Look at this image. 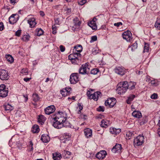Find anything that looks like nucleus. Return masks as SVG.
I'll use <instances>...</instances> for the list:
<instances>
[{"mask_svg": "<svg viewBox=\"0 0 160 160\" xmlns=\"http://www.w3.org/2000/svg\"><path fill=\"white\" fill-rule=\"evenodd\" d=\"M136 85V83L134 82H129L128 83V89L130 90L134 89L135 88Z\"/></svg>", "mask_w": 160, "mask_h": 160, "instance_id": "nucleus-28", "label": "nucleus"}, {"mask_svg": "<svg viewBox=\"0 0 160 160\" xmlns=\"http://www.w3.org/2000/svg\"><path fill=\"white\" fill-rule=\"evenodd\" d=\"M89 71L90 69L89 66L87 63L82 64L79 69V73L82 75L88 74L89 73Z\"/></svg>", "mask_w": 160, "mask_h": 160, "instance_id": "nucleus-3", "label": "nucleus"}, {"mask_svg": "<svg viewBox=\"0 0 160 160\" xmlns=\"http://www.w3.org/2000/svg\"><path fill=\"white\" fill-rule=\"evenodd\" d=\"M134 135L133 132H127L126 136L127 138H128V139H130Z\"/></svg>", "mask_w": 160, "mask_h": 160, "instance_id": "nucleus-39", "label": "nucleus"}, {"mask_svg": "<svg viewBox=\"0 0 160 160\" xmlns=\"http://www.w3.org/2000/svg\"><path fill=\"white\" fill-rule=\"evenodd\" d=\"M33 143L32 142V141H30L28 145V147L29 151H32L33 150Z\"/></svg>", "mask_w": 160, "mask_h": 160, "instance_id": "nucleus-40", "label": "nucleus"}, {"mask_svg": "<svg viewBox=\"0 0 160 160\" xmlns=\"http://www.w3.org/2000/svg\"><path fill=\"white\" fill-rule=\"evenodd\" d=\"M121 132V129L120 128L116 129L114 128H110V132L112 134H118Z\"/></svg>", "mask_w": 160, "mask_h": 160, "instance_id": "nucleus-19", "label": "nucleus"}, {"mask_svg": "<svg viewBox=\"0 0 160 160\" xmlns=\"http://www.w3.org/2000/svg\"><path fill=\"white\" fill-rule=\"evenodd\" d=\"M109 121L103 119L101 121L100 125L102 127L106 128L109 125Z\"/></svg>", "mask_w": 160, "mask_h": 160, "instance_id": "nucleus-23", "label": "nucleus"}, {"mask_svg": "<svg viewBox=\"0 0 160 160\" xmlns=\"http://www.w3.org/2000/svg\"><path fill=\"white\" fill-rule=\"evenodd\" d=\"M135 97V96L133 94L130 95L128 99L126 100V102L128 104H131V102L133 101L134 98Z\"/></svg>", "mask_w": 160, "mask_h": 160, "instance_id": "nucleus-27", "label": "nucleus"}, {"mask_svg": "<svg viewBox=\"0 0 160 160\" xmlns=\"http://www.w3.org/2000/svg\"><path fill=\"white\" fill-rule=\"evenodd\" d=\"M52 158L54 160H60L62 157L60 153L55 152L52 153Z\"/></svg>", "mask_w": 160, "mask_h": 160, "instance_id": "nucleus-24", "label": "nucleus"}, {"mask_svg": "<svg viewBox=\"0 0 160 160\" xmlns=\"http://www.w3.org/2000/svg\"><path fill=\"white\" fill-rule=\"evenodd\" d=\"M65 92H67V94H69L71 90V88H66L63 89Z\"/></svg>", "mask_w": 160, "mask_h": 160, "instance_id": "nucleus-57", "label": "nucleus"}, {"mask_svg": "<svg viewBox=\"0 0 160 160\" xmlns=\"http://www.w3.org/2000/svg\"><path fill=\"white\" fill-rule=\"evenodd\" d=\"M92 94L91 93L90 91L88 90L87 92V95L89 99H91V97H92Z\"/></svg>", "mask_w": 160, "mask_h": 160, "instance_id": "nucleus-51", "label": "nucleus"}, {"mask_svg": "<svg viewBox=\"0 0 160 160\" xmlns=\"http://www.w3.org/2000/svg\"><path fill=\"white\" fill-rule=\"evenodd\" d=\"M8 88L3 84L0 85V97L5 98L8 96Z\"/></svg>", "mask_w": 160, "mask_h": 160, "instance_id": "nucleus-4", "label": "nucleus"}, {"mask_svg": "<svg viewBox=\"0 0 160 160\" xmlns=\"http://www.w3.org/2000/svg\"><path fill=\"white\" fill-rule=\"evenodd\" d=\"M154 26L157 30H160V22H158V20H157Z\"/></svg>", "mask_w": 160, "mask_h": 160, "instance_id": "nucleus-37", "label": "nucleus"}, {"mask_svg": "<svg viewBox=\"0 0 160 160\" xmlns=\"http://www.w3.org/2000/svg\"><path fill=\"white\" fill-rule=\"evenodd\" d=\"M60 49L61 52H63L65 50V47L64 46L61 45L60 46Z\"/></svg>", "mask_w": 160, "mask_h": 160, "instance_id": "nucleus-59", "label": "nucleus"}, {"mask_svg": "<svg viewBox=\"0 0 160 160\" xmlns=\"http://www.w3.org/2000/svg\"><path fill=\"white\" fill-rule=\"evenodd\" d=\"M9 78L8 72L4 69H0V79L2 80H8Z\"/></svg>", "mask_w": 160, "mask_h": 160, "instance_id": "nucleus-6", "label": "nucleus"}, {"mask_svg": "<svg viewBox=\"0 0 160 160\" xmlns=\"http://www.w3.org/2000/svg\"><path fill=\"white\" fill-rule=\"evenodd\" d=\"M41 139L44 142H47L50 140V138L48 135L47 134L42 135Z\"/></svg>", "mask_w": 160, "mask_h": 160, "instance_id": "nucleus-22", "label": "nucleus"}, {"mask_svg": "<svg viewBox=\"0 0 160 160\" xmlns=\"http://www.w3.org/2000/svg\"><path fill=\"white\" fill-rule=\"evenodd\" d=\"M52 33L54 34H55L57 32L56 27L54 25L52 26Z\"/></svg>", "mask_w": 160, "mask_h": 160, "instance_id": "nucleus-49", "label": "nucleus"}, {"mask_svg": "<svg viewBox=\"0 0 160 160\" xmlns=\"http://www.w3.org/2000/svg\"><path fill=\"white\" fill-rule=\"evenodd\" d=\"M114 71L116 73L121 75H123L125 72V69L122 67H116L114 69Z\"/></svg>", "mask_w": 160, "mask_h": 160, "instance_id": "nucleus-13", "label": "nucleus"}, {"mask_svg": "<svg viewBox=\"0 0 160 160\" xmlns=\"http://www.w3.org/2000/svg\"><path fill=\"white\" fill-rule=\"evenodd\" d=\"M97 110L99 112H103L104 110V108L103 107L100 106L97 108Z\"/></svg>", "mask_w": 160, "mask_h": 160, "instance_id": "nucleus-54", "label": "nucleus"}, {"mask_svg": "<svg viewBox=\"0 0 160 160\" xmlns=\"http://www.w3.org/2000/svg\"><path fill=\"white\" fill-rule=\"evenodd\" d=\"M97 39V37L96 36H93L91 37V40L90 41L91 43L96 41Z\"/></svg>", "mask_w": 160, "mask_h": 160, "instance_id": "nucleus-46", "label": "nucleus"}, {"mask_svg": "<svg viewBox=\"0 0 160 160\" xmlns=\"http://www.w3.org/2000/svg\"><path fill=\"white\" fill-rule=\"evenodd\" d=\"M79 74L77 73H73L70 76V81L72 84H74L79 81Z\"/></svg>", "mask_w": 160, "mask_h": 160, "instance_id": "nucleus-10", "label": "nucleus"}, {"mask_svg": "<svg viewBox=\"0 0 160 160\" xmlns=\"http://www.w3.org/2000/svg\"><path fill=\"white\" fill-rule=\"evenodd\" d=\"M82 47L80 45H78L75 46L73 49V52L74 55H77V56L80 57L81 55L80 53L82 51Z\"/></svg>", "mask_w": 160, "mask_h": 160, "instance_id": "nucleus-11", "label": "nucleus"}, {"mask_svg": "<svg viewBox=\"0 0 160 160\" xmlns=\"http://www.w3.org/2000/svg\"><path fill=\"white\" fill-rule=\"evenodd\" d=\"M158 94L156 93H154L151 96V98L152 99H156L158 98Z\"/></svg>", "mask_w": 160, "mask_h": 160, "instance_id": "nucleus-50", "label": "nucleus"}, {"mask_svg": "<svg viewBox=\"0 0 160 160\" xmlns=\"http://www.w3.org/2000/svg\"><path fill=\"white\" fill-rule=\"evenodd\" d=\"M43 33V31L41 28H37L36 30V34L37 36L42 35Z\"/></svg>", "mask_w": 160, "mask_h": 160, "instance_id": "nucleus-32", "label": "nucleus"}, {"mask_svg": "<svg viewBox=\"0 0 160 160\" xmlns=\"http://www.w3.org/2000/svg\"><path fill=\"white\" fill-rule=\"evenodd\" d=\"M132 115L135 118H140L142 116V114L140 111H134L132 113Z\"/></svg>", "mask_w": 160, "mask_h": 160, "instance_id": "nucleus-21", "label": "nucleus"}, {"mask_svg": "<svg viewBox=\"0 0 160 160\" xmlns=\"http://www.w3.org/2000/svg\"><path fill=\"white\" fill-rule=\"evenodd\" d=\"M18 1V0H10V2L12 4H14Z\"/></svg>", "mask_w": 160, "mask_h": 160, "instance_id": "nucleus-63", "label": "nucleus"}, {"mask_svg": "<svg viewBox=\"0 0 160 160\" xmlns=\"http://www.w3.org/2000/svg\"><path fill=\"white\" fill-rule=\"evenodd\" d=\"M78 105L79 107V110L78 111V113H80L81 112V111L83 109V107L81 105L80 103L78 104Z\"/></svg>", "mask_w": 160, "mask_h": 160, "instance_id": "nucleus-58", "label": "nucleus"}, {"mask_svg": "<svg viewBox=\"0 0 160 160\" xmlns=\"http://www.w3.org/2000/svg\"><path fill=\"white\" fill-rule=\"evenodd\" d=\"M87 117V116L85 115L81 114L80 116V118L82 119H83L84 120H85L86 119Z\"/></svg>", "mask_w": 160, "mask_h": 160, "instance_id": "nucleus-62", "label": "nucleus"}, {"mask_svg": "<svg viewBox=\"0 0 160 160\" xmlns=\"http://www.w3.org/2000/svg\"><path fill=\"white\" fill-rule=\"evenodd\" d=\"M5 110L9 112L12 110L13 108V107L9 104H7L4 106Z\"/></svg>", "mask_w": 160, "mask_h": 160, "instance_id": "nucleus-30", "label": "nucleus"}, {"mask_svg": "<svg viewBox=\"0 0 160 160\" xmlns=\"http://www.w3.org/2000/svg\"><path fill=\"white\" fill-rule=\"evenodd\" d=\"M149 50V45L147 43H145L144 45V49L143 50L144 52H148Z\"/></svg>", "mask_w": 160, "mask_h": 160, "instance_id": "nucleus-42", "label": "nucleus"}, {"mask_svg": "<svg viewBox=\"0 0 160 160\" xmlns=\"http://www.w3.org/2000/svg\"><path fill=\"white\" fill-rule=\"evenodd\" d=\"M128 82L124 81L120 82L118 85V88L116 89L117 92L120 95L123 94L128 89Z\"/></svg>", "mask_w": 160, "mask_h": 160, "instance_id": "nucleus-1", "label": "nucleus"}, {"mask_svg": "<svg viewBox=\"0 0 160 160\" xmlns=\"http://www.w3.org/2000/svg\"><path fill=\"white\" fill-rule=\"evenodd\" d=\"M98 52V50L97 48H94L92 50V53L93 55H96Z\"/></svg>", "mask_w": 160, "mask_h": 160, "instance_id": "nucleus-48", "label": "nucleus"}, {"mask_svg": "<svg viewBox=\"0 0 160 160\" xmlns=\"http://www.w3.org/2000/svg\"><path fill=\"white\" fill-rule=\"evenodd\" d=\"M53 120H57L58 121L61 123H64V122L66 121V114L63 112H58L56 114L55 117H52Z\"/></svg>", "mask_w": 160, "mask_h": 160, "instance_id": "nucleus-2", "label": "nucleus"}, {"mask_svg": "<svg viewBox=\"0 0 160 160\" xmlns=\"http://www.w3.org/2000/svg\"><path fill=\"white\" fill-rule=\"evenodd\" d=\"M39 99L40 98L37 94L35 93L33 94L32 99L34 101L37 102L39 101Z\"/></svg>", "mask_w": 160, "mask_h": 160, "instance_id": "nucleus-33", "label": "nucleus"}, {"mask_svg": "<svg viewBox=\"0 0 160 160\" xmlns=\"http://www.w3.org/2000/svg\"><path fill=\"white\" fill-rule=\"evenodd\" d=\"M86 2V0H79L78 3L80 5H83Z\"/></svg>", "mask_w": 160, "mask_h": 160, "instance_id": "nucleus-47", "label": "nucleus"}, {"mask_svg": "<svg viewBox=\"0 0 160 160\" xmlns=\"http://www.w3.org/2000/svg\"><path fill=\"white\" fill-rule=\"evenodd\" d=\"M107 154L106 152L104 150H102L98 152L96 156L99 159H102L105 158Z\"/></svg>", "mask_w": 160, "mask_h": 160, "instance_id": "nucleus-15", "label": "nucleus"}, {"mask_svg": "<svg viewBox=\"0 0 160 160\" xmlns=\"http://www.w3.org/2000/svg\"><path fill=\"white\" fill-rule=\"evenodd\" d=\"M77 55H74V53H73V54H71L68 56V59L72 61V60H74V59L75 58V57L76 58L78 57L77 56Z\"/></svg>", "mask_w": 160, "mask_h": 160, "instance_id": "nucleus-38", "label": "nucleus"}, {"mask_svg": "<svg viewBox=\"0 0 160 160\" xmlns=\"http://www.w3.org/2000/svg\"><path fill=\"white\" fill-rule=\"evenodd\" d=\"M30 36L29 35H25L22 36L21 39L23 41L27 42L29 40Z\"/></svg>", "mask_w": 160, "mask_h": 160, "instance_id": "nucleus-34", "label": "nucleus"}, {"mask_svg": "<svg viewBox=\"0 0 160 160\" xmlns=\"http://www.w3.org/2000/svg\"><path fill=\"white\" fill-rule=\"evenodd\" d=\"M45 120L46 118L44 116L42 115L39 116L38 121L41 125H42L44 124Z\"/></svg>", "mask_w": 160, "mask_h": 160, "instance_id": "nucleus-26", "label": "nucleus"}, {"mask_svg": "<svg viewBox=\"0 0 160 160\" xmlns=\"http://www.w3.org/2000/svg\"><path fill=\"white\" fill-rule=\"evenodd\" d=\"M101 93L100 92L97 91L95 92L92 95L91 99H93L94 100L97 101L98 98L99 97H101Z\"/></svg>", "mask_w": 160, "mask_h": 160, "instance_id": "nucleus-17", "label": "nucleus"}, {"mask_svg": "<svg viewBox=\"0 0 160 160\" xmlns=\"http://www.w3.org/2000/svg\"><path fill=\"white\" fill-rule=\"evenodd\" d=\"M144 138L143 136L139 135L135 138L133 144L135 147L141 145L144 142Z\"/></svg>", "mask_w": 160, "mask_h": 160, "instance_id": "nucleus-5", "label": "nucleus"}, {"mask_svg": "<svg viewBox=\"0 0 160 160\" xmlns=\"http://www.w3.org/2000/svg\"><path fill=\"white\" fill-rule=\"evenodd\" d=\"M123 39L127 42H130L132 39V35L130 31L128 30L124 32L122 34Z\"/></svg>", "mask_w": 160, "mask_h": 160, "instance_id": "nucleus-8", "label": "nucleus"}, {"mask_svg": "<svg viewBox=\"0 0 160 160\" xmlns=\"http://www.w3.org/2000/svg\"><path fill=\"white\" fill-rule=\"evenodd\" d=\"M19 15L18 14H13L9 18L10 24H13L17 22L19 19Z\"/></svg>", "mask_w": 160, "mask_h": 160, "instance_id": "nucleus-12", "label": "nucleus"}, {"mask_svg": "<svg viewBox=\"0 0 160 160\" xmlns=\"http://www.w3.org/2000/svg\"><path fill=\"white\" fill-rule=\"evenodd\" d=\"M39 128L38 125H34L32 129V131L33 133H36L39 132Z\"/></svg>", "mask_w": 160, "mask_h": 160, "instance_id": "nucleus-31", "label": "nucleus"}, {"mask_svg": "<svg viewBox=\"0 0 160 160\" xmlns=\"http://www.w3.org/2000/svg\"><path fill=\"white\" fill-rule=\"evenodd\" d=\"M79 60L78 58V57H77L76 58L75 57V58L74 59V60H72L71 62L73 64H78V63H79Z\"/></svg>", "mask_w": 160, "mask_h": 160, "instance_id": "nucleus-45", "label": "nucleus"}, {"mask_svg": "<svg viewBox=\"0 0 160 160\" xmlns=\"http://www.w3.org/2000/svg\"><path fill=\"white\" fill-rule=\"evenodd\" d=\"M28 22L29 24L30 28H33L37 24L34 18H30L28 20Z\"/></svg>", "mask_w": 160, "mask_h": 160, "instance_id": "nucleus-18", "label": "nucleus"}, {"mask_svg": "<svg viewBox=\"0 0 160 160\" xmlns=\"http://www.w3.org/2000/svg\"><path fill=\"white\" fill-rule=\"evenodd\" d=\"M70 134L69 133H65L64 134L63 137L64 139L62 140V142L66 143V141H68L70 140Z\"/></svg>", "mask_w": 160, "mask_h": 160, "instance_id": "nucleus-25", "label": "nucleus"}, {"mask_svg": "<svg viewBox=\"0 0 160 160\" xmlns=\"http://www.w3.org/2000/svg\"><path fill=\"white\" fill-rule=\"evenodd\" d=\"M67 124H68L66 125L64 123H61L60 122L58 121L57 120H55V121L54 120L52 126L56 128L59 129L63 127H69V123H67Z\"/></svg>", "mask_w": 160, "mask_h": 160, "instance_id": "nucleus-7", "label": "nucleus"}, {"mask_svg": "<svg viewBox=\"0 0 160 160\" xmlns=\"http://www.w3.org/2000/svg\"><path fill=\"white\" fill-rule=\"evenodd\" d=\"M61 93L62 94V96L63 97H65L67 95V92H65L63 90H62L60 91Z\"/></svg>", "mask_w": 160, "mask_h": 160, "instance_id": "nucleus-53", "label": "nucleus"}, {"mask_svg": "<svg viewBox=\"0 0 160 160\" xmlns=\"http://www.w3.org/2000/svg\"><path fill=\"white\" fill-rule=\"evenodd\" d=\"M55 110V108L54 106L51 105L44 109V111L46 114L49 115L53 112Z\"/></svg>", "mask_w": 160, "mask_h": 160, "instance_id": "nucleus-14", "label": "nucleus"}, {"mask_svg": "<svg viewBox=\"0 0 160 160\" xmlns=\"http://www.w3.org/2000/svg\"><path fill=\"white\" fill-rule=\"evenodd\" d=\"M6 58L8 61L10 63H12L14 61V58L11 55L9 54L6 56Z\"/></svg>", "mask_w": 160, "mask_h": 160, "instance_id": "nucleus-35", "label": "nucleus"}, {"mask_svg": "<svg viewBox=\"0 0 160 160\" xmlns=\"http://www.w3.org/2000/svg\"><path fill=\"white\" fill-rule=\"evenodd\" d=\"M84 132L85 136L88 138L91 137L92 135V130L89 128H86L84 130Z\"/></svg>", "mask_w": 160, "mask_h": 160, "instance_id": "nucleus-20", "label": "nucleus"}, {"mask_svg": "<svg viewBox=\"0 0 160 160\" xmlns=\"http://www.w3.org/2000/svg\"><path fill=\"white\" fill-rule=\"evenodd\" d=\"M54 20H55V23L56 24L58 25H59L60 24V20H59V18H55Z\"/></svg>", "mask_w": 160, "mask_h": 160, "instance_id": "nucleus-55", "label": "nucleus"}, {"mask_svg": "<svg viewBox=\"0 0 160 160\" xmlns=\"http://www.w3.org/2000/svg\"><path fill=\"white\" fill-rule=\"evenodd\" d=\"M138 47V43L137 41H136L135 43L132 46H130L129 48H131L132 51H134Z\"/></svg>", "mask_w": 160, "mask_h": 160, "instance_id": "nucleus-36", "label": "nucleus"}, {"mask_svg": "<svg viewBox=\"0 0 160 160\" xmlns=\"http://www.w3.org/2000/svg\"><path fill=\"white\" fill-rule=\"evenodd\" d=\"M63 154H64L65 155H68V156L71 155V152L69 151L64 150L63 152Z\"/></svg>", "mask_w": 160, "mask_h": 160, "instance_id": "nucleus-52", "label": "nucleus"}, {"mask_svg": "<svg viewBox=\"0 0 160 160\" xmlns=\"http://www.w3.org/2000/svg\"><path fill=\"white\" fill-rule=\"evenodd\" d=\"M21 30H18L15 32V35L18 37H19L21 34Z\"/></svg>", "mask_w": 160, "mask_h": 160, "instance_id": "nucleus-56", "label": "nucleus"}, {"mask_svg": "<svg viewBox=\"0 0 160 160\" xmlns=\"http://www.w3.org/2000/svg\"><path fill=\"white\" fill-rule=\"evenodd\" d=\"M4 28V26L2 22H0V31L2 30Z\"/></svg>", "mask_w": 160, "mask_h": 160, "instance_id": "nucleus-61", "label": "nucleus"}, {"mask_svg": "<svg viewBox=\"0 0 160 160\" xmlns=\"http://www.w3.org/2000/svg\"><path fill=\"white\" fill-rule=\"evenodd\" d=\"M122 22H118L117 23H114V25L115 26L119 27L120 25H122Z\"/></svg>", "mask_w": 160, "mask_h": 160, "instance_id": "nucleus-60", "label": "nucleus"}, {"mask_svg": "<svg viewBox=\"0 0 160 160\" xmlns=\"http://www.w3.org/2000/svg\"><path fill=\"white\" fill-rule=\"evenodd\" d=\"M117 101L116 99L113 98L108 99L105 102V105L106 106H108L109 108H111L114 107L116 104Z\"/></svg>", "mask_w": 160, "mask_h": 160, "instance_id": "nucleus-9", "label": "nucleus"}, {"mask_svg": "<svg viewBox=\"0 0 160 160\" xmlns=\"http://www.w3.org/2000/svg\"><path fill=\"white\" fill-rule=\"evenodd\" d=\"M148 119L147 117H145L143 118L142 120L140 122L141 125H143L147 122Z\"/></svg>", "mask_w": 160, "mask_h": 160, "instance_id": "nucleus-43", "label": "nucleus"}, {"mask_svg": "<svg viewBox=\"0 0 160 160\" xmlns=\"http://www.w3.org/2000/svg\"><path fill=\"white\" fill-rule=\"evenodd\" d=\"M122 149L121 144L117 143L112 149V151L114 153H120L121 152Z\"/></svg>", "mask_w": 160, "mask_h": 160, "instance_id": "nucleus-16", "label": "nucleus"}, {"mask_svg": "<svg viewBox=\"0 0 160 160\" xmlns=\"http://www.w3.org/2000/svg\"><path fill=\"white\" fill-rule=\"evenodd\" d=\"M88 25L91 27L93 30H96L97 29V26L96 24L93 21H91L88 23Z\"/></svg>", "mask_w": 160, "mask_h": 160, "instance_id": "nucleus-29", "label": "nucleus"}, {"mask_svg": "<svg viewBox=\"0 0 160 160\" xmlns=\"http://www.w3.org/2000/svg\"><path fill=\"white\" fill-rule=\"evenodd\" d=\"M21 73L24 75H27L28 74V70L26 68H23L21 70Z\"/></svg>", "mask_w": 160, "mask_h": 160, "instance_id": "nucleus-44", "label": "nucleus"}, {"mask_svg": "<svg viewBox=\"0 0 160 160\" xmlns=\"http://www.w3.org/2000/svg\"><path fill=\"white\" fill-rule=\"evenodd\" d=\"M99 71L98 69L96 68H93L91 70L90 73L91 74L96 75L97 74Z\"/></svg>", "mask_w": 160, "mask_h": 160, "instance_id": "nucleus-41", "label": "nucleus"}, {"mask_svg": "<svg viewBox=\"0 0 160 160\" xmlns=\"http://www.w3.org/2000/svg\"><path fill=\"white\" fill-rule=\"evenodd\" d=\"M151 84L153 85L157 86L158 84H156L155 80H152L151 81Z\"/></svg>", "mask_w": 160, "mask_h": 160, "instance_id": "nucleus-64", "label": "nucleus"}]
</instances>
